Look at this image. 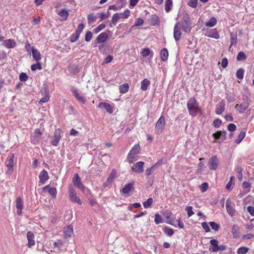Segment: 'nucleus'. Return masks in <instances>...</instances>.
<instances>
[{"instance_id":"f257e3e1","label":"nucleus","mask_w":254,"mask_h":254,"mask_svg":"<svg viewBox=\"0 0 254 254\" xmlns=\"http://www.w3.org/2000/svg\"><path fill=\"white\" fill-rule=\"evenodd\" d=\"M187 105L189 114L192 117L196 116L200 111L199 104L194 97L189 100Z\"/></svg>"},{"instance_id":"f03ea898","label":"nucleus","mask_w":254,"mask_h":254,"mask_svg":"<svg viewBox=\"0 0 254 254\" xmlns=\"http://www.w3.org/2000/svg\"><path fill=\"white\" fill-rule=\"evenodd\" d=\"M181 24L183 30L185 32L189 33L190 31L191 22L190 18L188 14H186L184 16Z\"/></svg>"},{"instance_id":"7ed1b4c3","label":"nucleus","mask_w":254,"mask_h":254,"mask_svg":"<svg viewBox=\"0 0 254 254\" xmlns=\"http://www.w3.org/2000/svg\"><path fill=\"white\" fill-rule=\"evenodd\" d=\"M68 193L69 199L72 202L77 203L79 205L82 204L81 200L77 196L75 189L71 186L69 187Z\"/></svg>"},{"instance_id":"20e7f679","label":"nucleus","mask_w":254,"mask_h":254,"mask_svg":"<svg viewBox=\"0 0 254 254\" xmlns=\"http://www.w3.org/2000/svg\"><path fill=\"white\" fill-rule=\"evenodd\" d=\"M140 151V146L139 145H135L133 148L130 150L127 155V161L131 164L135 160L134 155L138 154Z\"/></svg>"},{"instance_id":"39448f33","label":"nucleus","mask_w":254,"mask_h":254,"mask_svg":"<svg viewBox=\"0 0 254 254\" xmlns=\"http://www.w3.org/2000/svg\"><path fill=\"white\" fill-rule=\"evenodd\" d=\"M165 118L161 116L157 121L155 125V132L160 134L163 130L165 125Z\"/></svg>"},{"instance_id":"423d86ee","label":"nucleus","mask_w":254,"mask_h":254,"mask_svg":"<svg viewBox=\"0 0 254 254\" xmlns=\"http://www.w3.org/2000/svg\"><path fill=\"white\" fill-rule=\"evenodd\" d=\"M72 183L73 185L80 189L83 192H85V190H86V187L82 184L81 182V180L77 174H75L74 175V177L72 179Z\"/></svg>"},{"instance_id":"0eeeda50","label":"nucleus","mask_w":254,"mask_h":254,"mask_svg":"<svg viewBox=\"0 0 254 254\" xmlns=\"http://www.w3.org/2000/svg\"><path fill=\"white\" fill-rule=\"evenodd\" d=\"M219 164V161L216 156L211 157L208 162V166L210 170H216Z\"/></svg>"},{"instance_id":"6e6552de","label":"nucleus","mask_w":254,"mask_h":254,"mask_svg":"<svg viewBox=\"0 0 254 254\" xmlns=\"http://www.w3.org/2000/svg\"><path fill=\"white\" fill-rule=\"evenodd\" d=\"M14 154H11V155L8 157L7 160L6 162V166L7 168L6 174L11 175V174L13 172L14 166Z\"/></svg>"},{"instance_id":"1a4fd4ad","label":"nucleus","mask_w":254,"mask_h":254,"mask_svg":"<svg viewBox=\"0 0 254 254\" xmlns=\"http://www.w3.org/2000/svg\"><path fill=\"white\" fill-rule=\"evenodd\" d=\"M235 203L232 202L229 199H227L226 202V208L229 215L233 216L235 215L236 210L234 208Z\"/></svg>"},{"instance_id":"9d476101","label":"nucleus","mask_w":254,"mask_h":254,"mask_svg":"<svg viewBox=\"0 0 254 254\" xmlns=\"http://www.w3.org/2000/svg\"><path fill=\"white\" fill-rule=\"evenodd\" d=\"M181 24L180 22H177L174 28V38L176 41H179L181 37Z\"/></svg>"},{"instance_id":"9b49d317","label":"nucleus","mask_w":254,"mask_h":254,"mask_svg":"<svg viewBox=\"0 0 254 254\" xmlns=\"http://www.w3.org/2000/svg\"><path fill=\"white\" fill-rule=\"evenodd\" d=\"M61 130L60 128L57 129L55 131L54 135L51 142L53 145L55 146L58 145L61 137Z\"/></svg>"},{"instance_id":"f8f14e48","label":"nucleus","mask_w":254,"mask_h":254,"mask_svg":"<svg viewBox=\"0 0 254 254\" xmlns=\"http://www.w3.org/2000/svg\"><path fill=\"white\" fill-rule=\"evenodd\" d=\"M144 163L142 161L137 162L133 167L131 168V170L133 172L141 173L143 172V166Z\"/></svg>"},{"instance_id":"ddd939ff","label":"nucleus","mask_w":254,"mask_h":254,"mask_svg":"<svg viewBox=\"0 0 254 254\" xmlns=\"http://www.w3.org/2000/svg\"><path fill=\"white\" fill-rule=\"evenodd\" d=\"M205 36L215 39H218L220 37L217 30L215 28L207 31L205 34Z\"/></svg>"},{"instance_id":"4468645a","label":"nucleus","mask_w":254,"mask_h":254,"mask_svg":"<svg viewBox=\"0 0 254 254\" xmlns=\"http://www.w3.org/2000/svg\"><path fill=\"white\" fill-rule=\"evenodd\" d=\"M249 104L247 102H244L240 105L237 104L235 106L236 110L241 114L243 113L249 107Z\"/></svg>"},{"instance_id":"2eb2a0df","label":"nucleus","mask_w":254,"mask_h":254,"mask_svg":"<svg viewBox=\"0 0 254 254\" xmlns=\"http://www.w3.org/2000/svg\"><path fill=\"white\" fill-rule=\"evenodd\" d=\"M23 201L20 196L17 197L16 200V207L17 209V213L20 215L22 213L23 209Z\"/></svg>"},{"instance_id":"dca6fc26","label":"nucleus","mask_w":254,"mask_h":254,"mask_svg":"<svg viewBox=\"0 0 254 254\" xmlns=\"http://www.w3.org/2000/svg\"><path fill=\"white\" fill-rule=\"evenodd\" d=\"M40 182L44 184L49 179V175L47 171L45 170H43L39 175Z\"/></svg>"},{"instance_id":"f3484780","label":"nucleus","mask_w":254,"mask_h":254,"mask_svg":"<svg viewBox=\"0 0 254 254\" xmlns=\"http://www.w3.org/2000/svg\"><path fill=\"white\" fill-rule=\"evenodd\" d=\"M2 45L8 49H11L16 47V43L13 39H9L4 40Z\"/></svg>"},{"instance_id":"a211bd4d","label":"nucleus","mask_w":254,"mask_h":254,"mask_svg":"<svg viewBox=\"0 0 254 254\" xmlns=\"http://www.w3.org/2000/svg\"><path fill=\"white\" fill-rule=\"evenodd\" d=\"M27 238L28 241L27 245L29 248H31L35 244L34 240L35 236L32 232L29 231L27 233Z\"/></svg>"},{"instance_id":"6ab92c4d","label":"nucleus","mask_w":254,"mask_h":254,"mask_svg":"<svg viewBox=\"0 0 254 254\" xmlns=\"http://www.w3.org/2000/svg\"><path fill=\"white\" fill-rule=\"evenodd\" d=\"M98 107L100 108H105L106 111L110 114H112L113 112V107L107 103H100L98 105Z\"/></svg>"},{"instance_id":"aec40b11","label":"nucleus","mask_w":254,"mask_h":254,"mask_svg":"<svg viewBox=\"0 0 254 254\" xmlns=\"http://www.w3.org/2000/svg\"><path fill=\"white\" fill-rule=\"evenodd\" d=\"M226 131H217L216 133L213 134V136L215 139H221L224 140L226 139Z\"/></svg>"},{"instance_id":"412c9836","label":"nucleus","mask_w":254,"mask_h":254,"mask_svg":"<svg viewBox=\"0 0 254 254\" xmlns=\"http://www.w3.org/2000/svg\"><path fill=\"white\" fill-rule=\"evenodd\" d=\"M210 243L211 244V246L209 248V251L212 252H218V241L215 239H212L210 240Z\"/></svg>"},{"instance_id":"4be33fe9","label":"nucleus","mask_w":254,"mask_h":254,"mask_svg":"<svg viewBox=\"0 0 254 254\" xmlns=\"http://www.w3.org/2000/svg\"><path fill=\"white\" fill-rule=\"evenodd\" d=\"M108 38V35L106 32H102L97 37L96 40L98 43H101L105 42Z\"/></svg>"},{"instance_id":"5701e85b","label":"nucleus","mask_w":254,"mask_h":254,"mask_svg":"<svg viewBox=\"0 0 254 254\" xmlns=\"http://www.w3.org/2000/svg\"><path fill=\"white\" fill-rule=\"evenodd\" d=\"M72 93L74 96L75 98L79 102H81L82 103H85V100L83 96H80L78 92V90L75 88H73L71 90Z\"/></svg>"},{"instance_id":"b1692460","label":"nucleus","mask_w":254,"mask_h":254,"mask_svg":"<svg viewBox=\"0 0 254 254\" xmlns=\"http://www.w3.org/2000/svg\"><path fill=\"white\" fill-rule=\"evenodd\" d=\"M58 14L61 17V21H64L67 19L68 16V12L65 9H61L58 12Z\"/></svg>"},{"instance_id":"393cba45","label":"nucleus","mask_w":254,"mask_h":254,"mask_svg":"<svg viewBox=\"0 0 254 254\" xmlns=\"http://www.w3.org/2000/svg\"><path fill=\"white\" fill-rule=\"evenodd\" d=\"M43 190L45 191H48L52 196L56 197L57 193V191L56 188H51L49 185H47L43 188Z\"/></svg>"},{"instance_id":"a878e982","label":"nucleus","mask_w":254,"mask_h":254,"mask_svg":"<svg viewBox=\"0 0 254 254\" xmlns=\"http://www.w3.org/2000/svg\"><path fill=\"white\" fill-rule=\"evenodd\" d=\"M225 103L223 102H221L219 103L216 109L215 112L216 114L220 115L225 110Z\"/></svg>"},{"instance_id":"bb28decb","label":"nucleus","mask_w":254,"mask_h":254,"mask_svg":"<svg viewBox=\"0 0 254 254\" xmlns=\"http://www.w3.org/2000/svg\"><path fill=\"white\" fill-rule=\"evenodd\" d=\"M32 53L33 58L37 61L39 62L41 59L40 52L37 49L32 48Z\"/></svg>"},{"instance_id":"cd10ccee","label":"nucleus","mask_w":254,"mask_h":254,"mask_svg":"<svg viewBox=\"0 0 254 254\" xmlns=\"http://www.w3.org/2000/svg\"><path fill=\"white\" fill-rule=\"evenodd\" d=\"M73 228L70 226H68L64 228V234L65 237H71L73 234Z\"/></svg>"},{"instance_id":"c85d7f7f","label":"nucleus","mask_w":254,"mask_h":254,"mask_svg":"<svg viewBox=\"0 0 254 254\" xmlns=\"http://www.w3.org/2000/svg\"><path fill=\"white\" fill-rule=\"evenodd\" d=\"M232 233L234 238L239 237L240 236V229L237 225H234L232 227Z\"/></svg>"},{"instance_id":"c756f323","label":"nucleus","mask_w":254,"mask_h":254,"mask_svg":"<svg viewBox=\"0 0 254 254\" xmlns=\"http://www.w3.org/2000/svg\"><path fill=\"white\" fill-rule=\"evenodd\" d=\"M172 213L171 212H167L165 213V217L167 218L166 223L169 224L174 227H177V225L173 221V220L171 219Z\"/></svg>"},{"instance_id":"7c9ffc66","label":"nucleus","mask_w":254,"mask_h":254,"mask_svg":"<svg viewBox=\"0 0 254 254\" xmlns=\"http://www.w3.org/2000/svg\"><path fill=\"white\" fill-rule=\"evenodd\" d=\"M217 23V20L214 17H211L205 23V26L209 27L214 26Z\"/></svg>"},{"instance_id":"2f4dec72","label":"nucleus","mask_w":254,"mask_h":254,"mask_svg":"<svg viewBox=\"0 0 254 254\" xmlns=\"http://www.w3.org/2000/svg\"><path fill=\"white\" fill-rule=\"evenodd\" d=\"M173 6V2L171 0H166L165 1V10L167 12L171 10Z\"/></svg>"},{"instance_id":"473e14b6","label":"nucleus","mask_w":254,"mask_h":254,"mask_svg":"<svg viewBox=\"0 0 254 254\" xmlns=\"http://www.w3.org/2000/svg\"><path fill=\"white\" fill-rule=\"evenodd\" d=\"M160 54L161 58L163 61L165 62L168 59V52L166 48H164L161 51Z\"/></svg>"},{"instance_id":"72a5a7b5","label":"nucleus","mask_w":254,"mask_h":254,"mask_svg":"<svg viewBox=\"0 0 254 254\" xmlns=\"http://www.w3.org/2000/svg\"><path fill=\"white\" fill-rule=\"evenodd\" d=\"M150 84V81L147 79H143L141 83V89L145 91L147 89L148 86Z\"/></svg>"},{"instance_id":"f704fd0d","label":"nucleus","mask_w":254,"mask_h":254,"mask_svg":"<svg viewBox=\"0 0 254 254\" xmlns=\"http://www.w3.org/2000/svg\"><path fill=\"white\" fill-rule=\"evenodd\" d=\"M132 187L133 185L132 184L128 183L124 187V188L121 190V191L123 193H128L132 188Z\"/></svg>"},{"instance_id":"c9c22d12","label":"nucleus","mask_w":254,"mask_h":254,"mask_svg":"<svg viewBox=\"0 0 254 254\" xmlns=\"http://www.w3.org/2000/svg\"><path fill=\"white\" fill-rule=\"evenodd\" d=\"M237 41V36L236 33H231V45L229 46V49H230L232 46L236 44Z\"/></svg>"},{"instance_id":"e433bc0d","label":"nucleus","mask_w":254,"mask_h":254,"mask_svg":"<svg viewBox=\"0 0 254 254\" xmlns=\"http://www.w3.org/2000/svg\"><path fill=\"white\" fill-rule=\"evenodd\" d=\"M128 88L129 86L128 84L124 83L120 87V92L122 94H125L128 91Z\"/></svg>"},{"instance_id":"4c0bfd02","label":"nucleus","mask_w":254,"mask_h":254,"mask_svg":"<svg viewBox=\"0 0 254 254\" xmlns=\"http://www.w3.org/2000/svg\"><path fill=\"white\" fill-rule=\"evenodd\" d=\"M122 18V16H121V14L119 13H116L114 14L112 18V22L114 25H116L118 21Z\"/></svg>"},{"instance_id":"58836bf2","label":"nucleus","mask_w":254,"mask_h":254,"mask_svg":"<svg viewBox=\"0 0 254 254\" xmlns=\"http://www.w3.org/2000/svg\"><path fill=\"white\" fill-rule=\"evenodd\" d=\"M116 177V171L113 170L110 174L109 177L107 178V183H112Z\"/></svg>"},{"instance_id":"ea45409f","label":"nucleus","mask_w":254,"mask_h":254,"mask_svg":"<svg viewBox=\"0 0 254 254\" xmlns=\"http://www.w3.org/2000/svg\"><path fill=\"white\" fill-rule=\"evenodd\" d=\"M49 95L48 94V90H45V95L44 97L40 99L39 103L40 104H43L44 103L47 102L49 100Z\"/></svg>"},{"instance_id":"a19ab883","label":"nucleus","mask_w":254,"mask_h":254,"mask_svg":"<svg viewBox=\"0 0 254 254\" xmlns=\"http://www.w3.org/2000/svg\"><path fill=\"white\" fill-rule=\"evenodd\" d=\"M245 135L246 133L244 131H241L238 135L237 139L236 140L235 142L237 144H239L244 138Z\"/></svg>"},{"instance_id":"79ce46f5","label":"nucleus","mask_w":254,"mask_h":254,"mask_svg":"<svg viewBox=\"0 0 254 254\" xmlns=\"http://www.w3.org/2000/svg\"><path fill=\"white\" fill-rule=\"evenodd\" d=\"M153 200L152 198H149L146 201L143 203V206L145 208L150 207L152 204Z\"/></svg>"},{"instance_id":"37998d69","label":"nucleus","mask_w":254,"mask_h":254,"mask_svg":"<svg viewBox=\"0 0 254 254\" xmlns=\"http://www.w3.org/2000/svg\"><path fill=\"white\" fill-rule=\"evenodd\" d=\"M244 70L242 68L239 69L236 72V77L240 79H242L244 77Z\"/></svg>"},{"instance_id":"c03bdc74","label":"nucleus","mask_w":254,"mask_h":254,"mask_svg":"<svg viewBox=\"0 0 254 254\" xmlns=\"http://www.w3.org/2000/svg\"><path fill=\"white\" fill-rule=\"evenodd\" d=\"M246 58L245 54L243 52H240L237 55V60L238 61H243L246 60Z\"/></svg>"},{"instance_id":"a18cd8bd","label":"nucleus","mask_w":254,"mask_h":254,"mask_svg":"<svg viewBox=\"0 0 254 254\" xmlns=\"http://www.w3.org/2000/svg\"><path fill=\"white\" fill-rule=\"evenodd\" d=\"M31 69L32 71H35L37 69L41 70L42 69L41 64L39 62H37L36 64H34L31 65Z\"/></svg>"},{"instance_id":"49530a36","label":"nucleus","mask_w":254,"mask_h":254,"mask_svg":"<svg viewBox=\"0 0 254 254\" xmlns=\"http://www.w3.org/2000/svg\"><path fill=\"white\" fill-rule=\"evenodd\" d=\"M249 250V249L247 247H241L239 248L237 250L238 254H246Z\"/></svg>"},{"instance_id":"de8ad7c7","label":"nucleus","mask_w":254,"mask_h":254,"mask_svg":"<svg viewBox=\"0 0 254 254\" xmlns=\"http://www.w3.org/2000/svg\"><path fill=\"white\" fill-rule=\"evenodd\" d=\"M119 14H121L122 18L127 19L130 15V10L128 9H127L123 13H120Z\"/></svg>"},{"instance_id":"09e8293b","label":"nucleus","mask_w":254,"mask_h":254,"mask_svg":"<svg viewBox=\"0 0 254 254\" xmlns=\"http://www.w3.org/2000/svg\"><path fill=\"white\" fill-rule=\"evenodd\" d=\"M80 35L77 34V33L75 32L74 34L72 35V36L70 38V41L72 43L75 42L76 41L79 37Z\"/></svg>"},{"instance_id":"8fccbe9b","label":"nucleus","mask_w":254,"mask_h":254,"mask_svg":"<svg viewBox=\"0 0 254 254\" xmlns=\"http://www.w3.org/2000/svg\"><path fill=\"white\" fill-rule=\"evenodd\" d=\"M209 224L211 228L215 231H218L220 228V226L214 222H209Z\"/></svg>"},{"instance_id":"3c124183","label":"nucleus","mask_w":254,"mask_h":254,"mask_svg":"<svg viewBox=\"0 0 254 254\" xmlns=\"http://www.w3.org/2000/svg\"><path fill=\"white\" fill-rule=\"evenodd\" d=\"M242 187L244 189H248V192H250V189L252 187V185H251V184L249 182H247V181H244L242 184Z\"/></svg>"},{"instance_id":"603ef678","label":"nucleus","mask_w":254,"mask_h":254,"mask_svg":"<svg viewBox=\"0 0 254 254\" xmlns=\"http://www.w3.org/2000/svg\"><path fill=\"white\" fill-rule=\"evenodd\" d=\"M154 221L156 224H159L162 222V217L158 213L155 214Z\"/></svg>"},{"instance_id":"864d4df0","label":"nucleus","mask_w":254,"mask_h":254,"mask_svg":"<svg viewBox=\"0 0 254 254\" xmlns=\"http://www.w3.org/2000/svg\"><path fill=\"white\" fill-rule=\"evenodd\" d=\"M105 27L106 25L104 24H101L94 29V31L95 33H98L100 31L103 30Z\"/></svg>"},{"instance_id":"5fc2aeb1","label":"nucleus","mask_w":254,"mask_h":254,"mask_svg":"<svg viewBox=\"0 0 254 254\" xmlns=\"http://www.w3.org/2000/svg\"><path fill=\"white\" fill-rule=\"evenodd\" d=\"M150 52H151V51L149 49L144 48L141 51V54L143 57H145L149 56L150 54Z\"/></svg>"},{"instance_id":"6e6d98bb","label":"nucleus","mask_w":254,"mask_h":254,"mask_svg":"<svg viewBox=\"0 0 254 254\" xmlns=\"http://www.w3.org/2000/svg\"><path fill=\"white\" fill-rule=\"evenodd\" d=\"M164 232L166 234L168 235L169 236H172L174 233V231L172 228H170L168 227H165L164 229Z\"/></svg>"},{"instance_id":"4d7b16f0","label":"nucleus","mask_w":254,"mask_h":254,"mask_svg":"<svg viewBox=\"0 0 254 254\" xmlns=\"http://www.w3.org/2000/svg\"><path fill=\"white\" fill-rule=\"evenodd\" d=\"M186 210L187 211V214L189 217H190L194 214V212L192 210V207L191 206H187L186 208Z\"/></svg>"},{"instance_id":"13d9d810","label":"nucleus","mask_w":254,"mask_h":254,"mask_svg":"<svg viewBox=\"0 0 254 254\" xmlns=\"http://www.w3.org/2000/svg\"><path fill=\"white\" fill-rule=\"evenodd\" d=\"M144 22L142 18H138L136 19L134 25L132 26H138L142 25Z\"/></svg>"},{"instance_id":"bf43d9fd","label":"nucleus","mask_w":254,"mask_h":254,"mask_svg":"<svg viewBox=\"0 0 254 254\" xmlns=\"http://www.w3.org/2000/svg\"><path fill=\"white\" fill-rule=\"evenodd\" d=\"M92 38V33L90 31H87L85 34V40L86 42H89Z\"/></svg>"},{"instance_id":"052dcab7","label":"nucleus","mask_w":254,"mask_h":254,"mask_svg":"<svg viewBox=\"0 0 254 254\" xmlns=\"http://www.w3.org/2000/svg\"><path fill=\"white\" fill-rule=\"evenodd\" d=\"M87 20L89 23L94 22L96 21V17L93 14H89L87 16Z\"/></svg>"},{"instance_id":"680f3d73","label":"nucleus","mask_w":254,"mask_h":254,"mask_svg":"<svg viewBox=\"0 0 254 254\" xmlns=\"http://www.w3.org/2000/svg\"><path fill=\"white\" fill-rule=\"evenodd\" d=\"M84 27L85 26L83 24H79L77 28V29L76 30L75 32L80 35Z\"/></svg>"},{"instance_id":"e2e57ef3","label":"nucleus","mask_w":254,"mask_h":254,"mask_svg":"<svg viewBox=\"0 0 254 254\" xmlns=\"http://www.w3.org/2000/svg\"><path fill=\"white\" fill-rule=\"evenodd\" d=\"M188 4L191 7H195L197 4V0H190Z\"/></svg>"},{"instance_id":"0e129e2a","label":"nucleus","mask_w":254,"mask_h":254,"mask_svg":"<svg viewBox=\"0 0 254 254\" xmlns=\"http://www.w3.org/2000/svg\"><path fill=\"white\" fill-rule=\"evenodd\" d=\"M155 169L154 168V166H152L150 168H147L145 171V175L147 176H150L154 171Z\"/></svg>"},{"instance_id":"69168bd1","label":"nucleus","mask_w":254,"mask_h":254,"mask_svg":"<svg viewBox=\"0 0 254 254\" xmlns=\"http://www.w3.org/2000/svg\"><path fill=\"white\" fill-rule=\"evenodd\" d=\"M19 79L21 81H26L28 79V76L25 73H21L19 75Z\"/></svg>"},{"instance_id":"338daca9","label":"nucleus","mask_w":254,"mask_h":254,"mask_svg":"<svg viewBox=\"0 0 254 254\" xmlns=\"http://www.w3.org/2000/svg\"><path fill=\"white\" fill-rule=\"evenodd\" d=\"M201 226L203 229L205 230L206 232H208L210 231L209 226L208 225L207 222H204L201 223Z\"/></svg>"},{"instance_id":"774afa93","label":"nucleus","mask_w":254,"mask_h":254,"mask_svg":"<svg viewBox=\"0 0 254 254\" xmlns=\"http://www.w3.org/2000/svg\"><path fill=\"white\" fill-rule=\"evenodd\" d=\"M222 122L220 119H216L213 122V125L216 127H218L221 125Z\"/></svg>"}]
</instances>
